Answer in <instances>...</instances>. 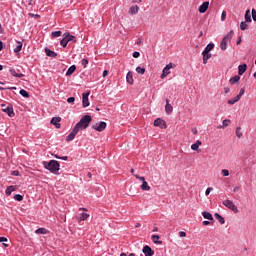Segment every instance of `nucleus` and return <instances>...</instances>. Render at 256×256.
<instances>
[{
  "label": "nucleus",
  "mask_w": 256,
  "mask_h": 256,
  "mask_svg": "<svg viewBox=\"0 0 256 256\" xmlns=\"http://www.w3.org/2000/svg\"><path fill=\"white\" fill-rule=\"evenodd\" d=\"M44 169L53 173V175H59V171L61 169V164L57 160H50L49 162L43 161L42 162Z\"/></svg>",
  "instance_id": "obj_1"
},
{
  "label": "nucleus",
  "mask_w": 256,
  "mask_h": 256,
  "mask_svg": "<svg viewBox=\"0 0 256 256\" xmlns=\"http://www.w3.org/2000/svg\"><path fill=\"white\" fill-rule=\"evenodd\" d=\"M93 121L91 115H84L80 121L74 126L76 130L83 131L89 127V124Z\"/></svg>",
  "instance_id": "obj_2"
},
{
  "label": "nucleus",
  "mask_w": 256,
  "mask_h": 256,
  "mask_svg": "<svg viewBox=\"0 0 256 256\" xmlns=\"http://www.w3.org/2000/svg\"><path fill=\"white\" fill-rule=\"evenodd\" d=\"M73 41V43H77V38L73 35H71V33L69 32H65L63 34V39L60 41V45L61 47H67V44L69 42Z\"/></svg>",
  "instance_id": "obj_3"
},
{
  "label": "nucleus",
  "mask_w": 256,
  "mask_h": 256,
  "mask_svg": "<svg viewBox=\"0 0 256 256\" xmlns=\"http://www.w3.org/2000/svg\"><path fill=\"white\" fill-rule=\"evenodd\" d=\"M233 30H231L226 36H224V38L222 39L221 43H220V49L222 51H227V45H229V43H231V39H233Z\"/></svg>",
  "instance_id": "obj_4"
},
{
  "label": "nucleus",
  "mask_w": 256,
  "mask_h": 256,
  "mask_svg": "<svg viewBox=\"0 0 256 256\" xmlns=\"http://www.w3.org/2000/svg\"><path fill=\"white\" fill-rule=\"evenodd\" d=\"M222 205H224V207H227V209H230V211H233V213H239V209L231 200H224L222 202Z\"/></svg>",
  "instance_id": "obj_5"
},
{
  "label": "nucleus",
  "mask_w": 256,
  "mask_h": 256,
  "mask_svg": "<svg viewBox=\"0 0 256 256\" xmlns=\"http://www.w3.org/2000/svg\"><path fill=\"white\" fill-rule=\"evenodd\" d=\"M92 129H94V131H98L99 133H101L102 131H105V129H107V123L103 121L98 122L92 125Z\"/></svg>",
  "instance_id": "obj_6"
},
{
  "label": "nucleus",
  "mask_w": 256,
  "mask_h": 256,
  "mask_svg": "<svg viewBox=\"0 0 256 256\" xmlns=\"http://www.w3.org/2000/svg\"><path fill=\"white\" fill-rule=\"evenodd\" d=\"M1 107L2 111L8 114V117H15V111H13V106H6L5 104H2Z\"/></svg>",
  "instance_id": "obj_7"
},
{
  "label": "nucleus",
  "mask_w": 256,
  "mask_h": 256,
  "mask_svg": "<svg viewBox=\"0 0 256 256\" xmlns=\"http://www.w3.org/2000/svg\"><path fill=\"white\" fill-rule=\"evenodd\" d=\"M171 69H173V63H169L166 65V67H164V69L162 70V74H161V79H165V77H167V75H169L171 73Z\"/></svg>",
  "instance_id": "obj_8"
},
{
  "label": "nucleus",
  "mask_w": 256,
  "mask_h": 256,
  "mask_svg": "<svg viewBox=\"0 0 256 256\" xmlns=\"http://www.w3.org/2000/svg\"><path fill=\"white\" fill-rule=\"evenodd\" d=\"M154 127H160V129H167V123L161 118L154 120Z\"/></svg>",
  "instance_id": "obj_9"
},
{
  "label": "nucleus",
  "mask_w": 256,
  "mask_h": 256,
  "mask_svg": "<svg viewBox=\"0 0 256 256\" xmlns=\"http://www.w3.org/2000/svg\"><path fill=\"white\" fill-rule=\"evenodd\" d=\"M142 253H144L145 256L155 255V251L153 249H151L149 245H146L143 247Z\"/></svg>",
  "instance_id": "obj_10"
},
{
  "label": "nucleus",
  "mask_w": 256,
  "mask_h": 256,
  "mask_svg": "<svg viewBox=\"0 0 256 256\" xmlns=\"http://www.w3.org/2000/svg\"><path fill=\"white\" fill-rule=\"evenodd\" d=\"M77 133H79V130H77V128L74 127L71 133L66 137V141H73V139H75V137L77 136Z\"/></svg>",
  "instance_id": "obj_11"
},
{
  "label": "nucleus",
  "mask_w": 256,
  "mask_h": 256,
  "mask_svg": "<svg viewBox=\"0 0 256 256\" xmlns=\"http://www.w3.org/2000/svg\"><path fill=\"white\" fill-rule=\"evenodd\" d=\"M9 73L12 75V77H18L19 79L25 77V74L20 73L19 70H15L14 68H10Z\"/></svg>",
  "instance_id": "obj_12"
},
{
  "label": "nucleus",
  "mask_w": 256,
  "mask_h": 256,
  "mask_svg": "<svg viewBox=\"0 0 256 256\" xmlns=\"http://www.w3.org/2000/svg\"><path fill=\"white\" fill-rule=\"evenodd\" d=\"M50 123L54 125L56 129H61V117H53Z\"/></svg>",
  "instance_id": "obj_13"
},
{
  "label": "nucleus",
  "mask_w": 256,
  "mask_h": 256,
  "mask_svg": "<svg viewBox=\"0 0 256 256\" xmlns=\"http://www.w3.org/2000/svg\"><path fill=\"white\" fill-rule=\"evenodd\" d=\"M207 9H209V1L202 3L199 6L198 11L199 13H207Z\"/></svg>",
  "instance_id": "obj_14"
},
{
  "label": "nucleus",
  "mask_w": 256,
  "mask_h": 256,
  "mask_svg": "<svg viewBox=\"0 0 256 256\" xmlns=\"http://www.w3.org/2000/svg\"><path fill=\"white\" fill-rule=\"evenodd\" d=\"M82 106L89 107V92L82 94Z\"/></svg>",
  "instance_id": "obj_15"
},
{
  "label": "nucleus",
  "mask_w": 256,
  "mask_h": 256,
  "mask_svg": "<svg viewBox=\"0 0 256 256\" xmlns=\"http://www.w3.org/2000/svg\"><path fill=\"white\" fill-rule=\"evenodd\" d=\"M165 111L167 115H171V113H173V106L169 103V99H166Z\"/></svg>",
  "instance_id": "obj_16"
},
{
  "label": "nucleus",
  "mask_w": 256,
  "mask_h": 256,
  "mask_svg": "<svg viewBox=\"0 0 256 256\" xmlns=\"http://www.w3.org/2000/svg\"><path fill=\"white\" fill-rule=\"evenodd\" d=\"M203 55V64L207 65V62L209 61V59H211V57H213V55L209 52H202Z\"/></svg>",
  "instance_id": "obj_17"
},
{
  "label": "nucleus",
  "mask_w": 256,
  "mask_h": 256,
  "mask_svg": "<svg viewBox=\"0 0 256 256\" xmlns=\"http://www.w3.org/2000/svg\"><path fill=\"white\" fill-rule=\"evenodd\" d=\"M126 81L129 85H133L135 80H133V72L129 71L126 75Z\"/></svg>",
  "instance_id": "obj_18"
},
{
  "label": "nucleus",
  "mask_w": 256,
  "mask_h": 256,
  "mask_svg": "<svg viewBox=\"0 0 256 256\" xmlns=\"http://www.w3.org/2000/svg\"><path fill=\"white\" fill-rule=\"evenodd\" d=\"M151 239L155 245H163V241L159 240L161 239L159 235H152Z\"/></svg>",
  "instance_id": "obj_19"
},
{
  "label": "nucleus",
  "mask_w": 256,
  "mask_h": 256,
  "mask_svg": "<svg viewBox=\"0 0 256 256\" xmlns=\"http://www.w3.org/2000/svg\"><path fill=\"white\" fill-rule=\"evenodd\" d=\"M13 191H17V186H8L5 190V194L7 197L13 193Z\"/></svg>",
  "instance_id": "obj_20"
},
{
  "label": "nucleus",
  "mask_w": 256,
  "mask_h": 256,
  "mask_svg": "<svg viewBox=\"0 0 256 256\" xmlns=\"http://www.w3.org/2000/svg\"><path fill=\"white\" fill-rule=\"evenodd\" d=\"M76 70H77V66L75 65L70 66L66 72V77H71V75L75 73Z\"/></svg>",
  "instance_id": "obj_21"
},
{
  "label": "nucleus",
  "mask_w": 256,
  "mask_h": 256,
  "mask_svg": "<svg viewBox=\"0 0 256 256\" xmlns=\"http://www.w3.org/2000/svg\"><path fill=\"white\" fill-rule=\"evenodd\" d=\"M87 219H89V214L82 212L78 217V223H81V221H87Z\"/></svg>",
  "instance_id": "obj_22"
},
{
  "label": "nucleus",
  "mask_w": 256,
  "mask_h": 256,
  "mask_svg": "<svg viewBox=\"0 0 256 256\" xmlns=\"http://www.w3.org/2000/svg\"><path fill=\"white\" fill-rule=\"evenodd\" d=\"M214 217L217 219V221H219L220 225H225V218L221 216V214L215 213Z\"/></svg>",
  "instance_id": "obj_23"
},
{
  "label": "nucleus",
  "mask_w": 256,
  "mask_h": 256,
  "mask_svg": "<svg viewBox=\"0 0 256 256\" xmlns=\"http://www.w3.org/2000/svg\"><path fill=\"white\" fill-rule=\"evenodd\" d=\"M36 235H47L49 233V230L47 228H38L35 230Z\"/></svg>",
  "instance_id": "obj_24"
},
{
  "label": "nucleus",
  "mask_w": 256,
  "mask_h": 256,
  "mask_svg": "<svg viewBox=\"0 0 256 256\" xmlns=\"http://www.w3.org/2000/svg\"><path fill=\"white\" fill-rule=\"evenodd\" d=\"M247 71V64H241L238 66V75H243Z\"/></svg>",
  "instance_id": "obj_25"
},
{
  "label": "nucleus",
  "mask_w": 256,
  "mask_h": 256,
  "mask_svg": "<svg viewBox=\"0 0 256 256\" xmlns=\"http://www.w3.org/2000/svg\"><path fill=\"white\" fill-rule=\"evenodd\" d=\"M45 53L47 55V57H57V53L49 48H45Z\"/></svg>",
  "instance_id": "obj_26"
},
{
  "label": "nucleus",
  "mask_w": 256,
  "mask_h": 256,
  "mask_svg": "<svg viewBox=\"0 0 256 256\" xmlns=\"http://www.w3.org/2000/svg\"><path fill=\"white\" fill-rule=\"evenodd\" d=\"M130 15H137L139 13V6H131L129 10Z\"/></svg>",
  "instance_id": "obj_27"
},
{
  "label": "nucleus",
  "mask_w": 256,
  "mask_h": 256,
  "mask_svg": "<svg viewBox=\"0 0 256 256\" xmlns=\"http://www.w3.org/2000/svg\"><path fill=\"white\" fill-rule=\"evenodd\" d=\"M213 49H215V44H213V43H209L206 47H205V49L203 50V52L202 53H209L210 51H213Z\"/></svg>",
  "instance_id": "obj_28"
},
{
  "label": "nucleus",
  "mask_w": 256,
  "mask_h": 256,
  "mask_svg": "<svg viewBox=\"0 0 256 256\" xmlns=\"http://www.w3.org/2000/svg\"><path fill=\"white\" fill-rule=\"evenodd\" d=\"M241 77L239 75H236L232 78H230L229 83L230 85H235V83H239Z\"/></svg>",
  "instance_id": "obj_29"
},
{
  "label": "nucleus",
  "mask_w": 256,
  "mask_h": 256,
  "mask_svg": "<svg viewBox=\"0 0 256 256\" xmlns=\"http://www.w3.org/2000/svg\"><path fill=\"white\" fill-rule=\"evenodd\" d=\"M202 216L204 219H208V221H213V215L210 212L204 211L202 212Z\"/></svg>",
  "instance_id": "obj_30"
},
{
  "label": "nucleus",
  "mask_w": 256,
  "mask_h": 256,
  "mask_svg": "<svg viewBox=\"0 0 256 256\" xmlns=\"http://www.w3.org/2000/svg\"><path fill=\"white\" fill-rule=\"evenodd\" d=\"M245 22L246 23H251V10H247L244 16Z\"/></svg>",
  "instance_id": "obj_31"
},
{
  "label": "nucleus",
  "mask_w": 256,
  "mask_h": 256,
  "mask_svg": "<svg viewBox=\"0 0 256 256\" xmlns=\"http://www.w3.org/2000/svg\"><path fill=\"white\" fill-rule=\"evenodd\" d=\"M239 101H241L239 96H235L234 98L228 100V105H235V103H239Z\"/></svg>",
  "instance_id": "obj_32"
},
{
  "label": "nucleus",
  "mask_w": 256,
  "mask_h": 256,
  "mask_svg": "<svg viewBox=\"0 0 256 256\" xmlns=\"http://www.w3.org/2000/svg\"><path fill=\"white\" fill-rule=\"evenodd\" d=\"M140 188L142 189V191H150L151 190V186H149L147 181L142 182V185L140 186Z\"/></svg>",
  "instance_id": "obj_33"
},
{
  "label": "nucleus",
  "mask_w": 256,
  "mask_h": 256,
  "mask_svg": "<svg viewBox=\"0 0 256 256\" xmlns=\"http://www.w3.org/2000/svg\"><path fill=\"white\" fill-rule=\"evenodd\" d=\"M229 123H231V120L225 119L222 122V125L218 127V129H225V127H229Z\"/></svg>",
  "instance_id": "obj_34"
},
{
  "label": "nucleus",
  "mask_w": 256,
  "mask_h": 256,
  "mask_svg": "<svg viewBox=\"0 0 256 256\" xmlns=\"http://www.w3.org/2000/svg\"><path fill=\"white\" fill-rule=\"evenodd\" d=\"M240 29H241V31H247V29H249V24L246 21L241 22L240 23Z\"/></svg>",
  "instance_id": "obj_35"
},
{
  "label": "nucleus",
  "mask_w": 256,
  "mask_h": 256,
  "mask_svg": "<svg viewBox=\"0 0 256 256\" xmlns=\"http://www.w3.org/2000/svg\"><path fill=\"white\" fill-rule=\"evenodd\" d=\"M21 49H23V43L18 42L16 49H14V53H21Z\"/></svg>",
  "instance_id": "obj_36"
},
{
  "label": "nucleus",
  "mask_w": 256,
  "mask_h": 256,
  "mask_svg": "<svg viewBox=\"0 0 256 256\" xmlns=\"http://www.w3.org/2000/svg\"><path fill=\"white\" fill-rule=\"evenodd\" d=\"M20 95L22 97H25L26 99H29V92H27V90H25V89L20 90Z\"/></svg>",
  "instance_id": "obj_37"
},
{
  "label": "nucleus",
  "mask_w": 256,
  "mask_h": 256,
  "mask_svg": "<svg viewBox=\"0 0 256 256\" xmlns=\"http://www.w3.org/2000/svg\"><path fill=\"white\" fill-rule=\"evenodd\" d=\"M136 73H138L139 75H145V68L138 66L136 68Z\"/></svg>",
  "instance_id": "obj_38"
},
{
  "label": "nucleus",
  "mask_w": 256,
  "mask_h": 256,
  "mask_svg": "<svg viewBox=\"0 0 256 256\" xmlns=\"http://www.w3.org/2000/svg\"><path fill=\"white\" fill-rule=\"evenodd\" d=\"M61 35H63V32L61 31H54L51 33V37L55 38V37H61Z\"/></svg>",
  "instance_id": "obj_39"
},
{
  "label": "nucleus",
  "mask_w": 256,
  "mask_h": 256,
  "mask_svg": "<svg viewBox=\"0 0 256 256\" xmlns=\"http://www.w3.org/2000/svg\"><path fill=\"white\" fill-rule=\"evenodd\" d=\"M236 136L238 139H241L243 137V132H241V127L236 128Z\"/></svg>",
  "instance_id": "obj_40"
},
{
  "label": "nucleus",
  "mask_w": 256,
  "mask_h": 256,
  "mask_svg": "<svg viewBox=\"0 0 256 256\" xmlns=\"http://www.w3.org/2000/svg\"><path fill=\"white\" fill-rule=\"evenodd\" d=\"M81 65L84 66V69H85L87 65H89V60H87V58H83L81 60Z\"/></svg>",
  "instance_id": "obj_41"
},
{
  "label": "nucleus",
  "mask_w": 256,
  "mask_h": 256,
  "mask_svg": "<svg viewBox=\"0 0 256 256\" xmlns=\"http://www.w3.org/2000/svg\"><path fill=\"white\" fill-rule=\"evenodd\" d=\"M15 201H23V195L21 194H15L14 195Z\"/></svg>",
  "instance_id": "obj_42"
},
{
  "label": "nucleus",
  "mask_w": 256,
  "mask_h": 256,
  "mask_svg": "<svg viewBox=\"0 0 256 256\" xmlns=\"http://www.w3.org/2000/svg\"><path fill=\"white\" fill-rule=\"evenodd\" d=\"M221 173H222L223 177H229V170H227V169H222V170H221Z\"/></svg>",
  "instance_id": "obj_43"
},
{
  "label": "nucleus",
  "mask_w": 256,
  "mask_h": 256,
  "mask_svg": "<svg viewBox=\"0 0 256 256\" xmlns=\"http://www.w3.org/2000/svg\"><path fill=\"white\" fill-rule=\"evenodd\" d=\"M243 95H245V88H241L239 94L237 95V97H239V99H241V97H243Z\"/></svg>",
  "instance_id": "obj_44"
},
{
  "label": "nucleus",
  "mask_w": 256,
  "mask_h": 256,
  "mask_svg": "<svg viewBox=\"0 0 256 256\" xmlns=\"http://www.w3.org/2000/svg\"><path fill=\"white\" fill-rule=\"evenodd\" d=\"M191 149L192 151H199V146L196 143H194L191 145Z\"/></svg>",
  "instance_id": "obj_45"
},
{
  "label": "nucleus",
  "mask_w": 256,
  "mask_h": 256,
  "mask_svg": "<svg viewBox=\"0 0 256 256\" xmlns=\"http://www.w3.org/2000/svg\"><path fill=\"white\" fill-rule=\"evenodd\" d=\"M227 19V11H223L221 14V21H225Z\"/></svg>",
  "instance_id": "obj_46"
},
{
  "label": "nucleus",
  "mask_w": 256,
  "mask_h": 256,
  "mask_svg": "<svg viewBox=\"0 0 256 256\" xmlns=\"http://www.w3.org/2000/svg\"><path fill=\"white\" fill-rule=\"evenodd\" d=\"M132 56L134 57V59H139V57H141V53L135 51L133 52Z\"/></svg>",
  "instance_id": "obj_47"
},
{
  "label": "nucleus",
  "mask_w": 256,
  "mask_h": 256,
  "mask_svg": "<svg viewBox=\"0 0 256 256\" xmlns=\"http://www.w3.org/2000/svg\"><path fill=\"white\" fill-rule=\"evenodd\" d=\"M11 175L13 177H19V171L18 170H14V171L11 172Z\"/></svg>",
  "instance_id": "obj_48"
},
{
  "label": "nucleus",
  "mask_w": 256,
  "mask_h": 256,
  "mask_svg": "<svg viewBox=\"0 0 256 256\" xmlns=\"http://www.w3.org/2000/svg\"><path fill=\"white\" fill-rule=\"evenodd\" d=\"M134 177H136V179H139L140 181H142V183H144V181H146L145 177H143V176L134 175Z\"/></svg>",
  "instance_id": "obj_49"
},
{
  "label": "nucleus",
  "mask_w": 256,
  "mask_h": 256,
  "mask_svg": "<svg viewBox=\"0 0 256 256\" xmlns=\"http://www.w3.org/2000/svg\"><path fill=\"white\" fill-rule=\"evenodd\" d=\"M239 191H241V187L235 186V187L233 188V193H239Z\"/></svg>",
  "instance_id": "obj_50"
},
{
  "label": "nucleus",
  "mask_w": 256,
  "mask_h": 256,
  "mask_svg": "<svg viewBox=\"0 0 256 256\" xmlns=\"http://www.w3.org/2000/svg\"><path fill=\"white\" fill-rule=\"evenodd\" d=\"M67 103H75V97H69L68 99H67Z\"/></svg>",
  "instance_id": "obj_51"
},
{
  "label": "nucleus",
  "mask_w": 256,
  "mask_h": 256,
  "mask_svg": "<svg viewBox=\"0 0 256 256\" xmlns=\"http://www.w3.org/2000/svg\"><path fill=\"white\" fill-rule=\"evenodd\" d=\"M179 237H187V232H185V231H180V232H179Z\"/></svg>",
  "instance_id": "obj_52"
},
{
  "label": "nucleus",
  "mask_w": 256,
  "mask_h": 256,
  "mask_svg": "<svg viewBox=\"0 0 256 256\" xmlns=\"http://www.w3.org/2000/svg\"><path fill=\"white\" fill-rule=\"evenodd\" d=\"M252 19H253V21H256V11H255V9H252Z\"/></svg>",
  "instance_id": "obj_53"
},
{
  "label": "nucleus",
  "mask_w": 256,
  "mask_h": 256,
  "mask_svg": "<svg viewBox=\"0 0 256 256\" xmlns=\"http://www.w3.org/2000/svg\"><path fill=\"white\" fill-rule=\"evenodd\" d=\"M213 188L209 187L205 191V195H209L212 192Z\"/></svg>",
  "instance_id": "obj_54"
},
{
  "label": "nucleus",
  "mask_w": 256,
  "mask_h": 256,
  "mask_svg": "<svg viewBox=\"0 0 256 256\" xmlns=\"http://www.w3.org/2000/svg\"><path fill=\"white\" fill-rule=\"evenodd\" d=\"M202 225H204V227H207V225H211V222L205 220V221L202 222Z\"/></svg>",
  "instance_id": "obj_55"
},
{
  "label": "nucleus",
  "mask_w": 256,
  "mask_h": 256,
  "mask_svg": "<svg viewBox=\"0 0 256 256\" xmlns=\"http://www.w3.org/2000/svg\"><path fill=\"white\" fill-rule=\"evenodd\" d=\"M7 237H0V243H6Z\"/></svg>",
  "instance_id": "obj_56"
},
{
  "label": "nucleus",
  "mask_w": 256,
  "mask_h": 256,
  "mask_svg": "<svg viewBox=\"0 0 256 256\" xmlns=\"http://www.w3.org/2000/svg\"><path fill=\"white\" fill-rule=\"evenodd\" d=\"M195 143L198 147H201V145H203V142H201V140H197Z\"/></svg>",
  "instance_id": "obj_57"
},
{
  "label": "nucleus",
  "mask_w": 256,
  "mask_h": 256,
  "mask_svg": "<svg viewBox=\"0 0 256 256\" xmlns=\"http://www.w3.org/2000/svg\"><path fill=\"white\" fill-rule=\"evenodd\" d=\"M60 159H61L62 161H67V160L69 159V157H68V156H62V157H60Z\"/></svg>",
  "instance_id": "obj_58"
},
{
  "label": "nucleus",
  "mask_w": 256,
  "mask_h": 256,
  "mask_svg": "<svg viewBox=\"0 0 256 256\" xmlns=\"http://www.w3.org/2000/svg\"><path fill=\"white\" fill-rule=\"evenodd\" d=\"M102 75L103 77H107V75H109V72L107 70H104Z\"/></svg>",
  "instance_id": "obj_59"
},
{
  "label": "nucleus",
  "mask_w": 256,
  "mask_h": 256,
  "mask_svg": "<svg viewBox=\"0 0 256 256\" xmlns=\"http://www.w3.org/2000/svg\"><path fill=\"white\" fill-rule=\"evenodd\" d=\"M192 133H193V135H197V133H198L197 128L192 129Z\"/></svg>",
  "instance_id": "obj_60"
},
{
  "label": "nucleus",
  "mask_w": 256,
  "mask_h": 256,
  "mask_svg": "<svg viewBox=\"0 0 256 256\" xmlns=\"http://www.w3.org/2000/svg\"><path fill=\"white\" fill-rule=\"evenodd\" d=\"M229 91H230L229 87H225V88H224V92H225V93H229Z\"/></svg>",
  "instance_id": "obj_61"
},
{
  "label": "nucleus",
  "mask_w": 256,
  "mask_h": 256,
  "mask_svg": "<svg viewBox=\"0 0 256 256\" xmlns=\"http://www.w3.org/2000/svg\"><path fill=\"white\" fill-rule=\"evenodd\" d=\"M2 50H3V42L0 41V51H2Z\"/></svg>",
  "instance_id": "obj_62"
},
{
  "label": "nucleus",
  "mask_w": 256,
  "mask_h": 256,
  "mask_svg": "<svg viewBox=\"0 0 256 256\" xmlns=\"http://www.w3.org/2000/svg\"><path fill=\"white\" fill-rule=\"evenodd\" d=\"M157 231H159V228L154 227V228H153V232L155 233V232H157Z\"/></svg>",
  "instance_id": "obj_63"
},
{
  "label": "nucleus",
  "mask_w": 256,
  "mask_h": 256,
  "mask_svg": "<svg viewBox=\"0 0 256 256\" xmlns=\"http://www.w3.org/2000/svg\"><path fill=\"white\" fill-rule=\"evenodd\" d=\"M87 177H89V179H91V177H92L91 172H88V173H87Z\"/></svg>",
  "instance_id": "obj_64"
}]
</instances>
